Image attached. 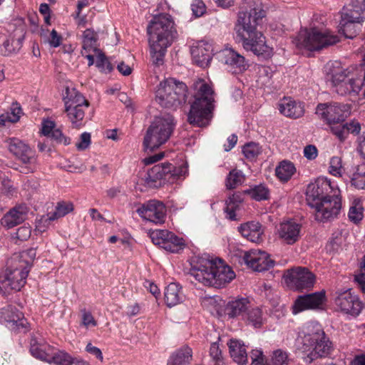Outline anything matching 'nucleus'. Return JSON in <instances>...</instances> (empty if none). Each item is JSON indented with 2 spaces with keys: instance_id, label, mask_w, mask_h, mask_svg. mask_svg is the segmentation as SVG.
Wrapping results in <instances>:
<instances>
[{
  "instance_id": "obj_1",
  "label": "nucleus",
  "mask_w": 365,
  "mask_h": 365,
  "mask_svg": "<svg viewBox=\"0 0 365 365\" xmlns=\"http://www.w3.org/2000/svg\"><path fill=\"white\" fill-rule=\"evenodd\" d=\"M264 16V11L256 8L250 12H239L234 30L245 50L257 56L269 58L272 55V48L267 44L264 36L257 30Z\"/></svg>"
},
{
  "instance_id": "obj_2",
  "label": "nucleus",
  "mask_w": 365,
  "mask_h": 365,
  "mask_svg": "<svg viewBox=\"0 0 365 365\" xmlns=\"http://www.w3.org/2000/svg\"><path fill=\"white\" fill-rule=\"evenodd\" d=\"M147 30L152 61L155 65H161L167 48L178 36L173 17L168 14L155 16L149 23Z\"/></svg>"
},
{
  "instance_id": "obj_3",
  "label": "nucleus",
  "mask_w": 365,
  "mask_h": 365,
  "mask_svg": "<svg viewBox=\"0 0 365 365\" xmlns=\"http://www.w3.org/2000/svg\"><path fill=\"white\" fill-rule=\"evenodd\" d=\"M190 274L199 282L208 287L220 288L230 283L235 274L221 259L198 257L192 264Z\"/></svg>"
},
{
  "instance_id": "obj_4",
  "label": "nucleus",
  "mask_w": 365,
  "mask_h": 365,
  "mask_svg": "<svg viewBox=\"0 0 365 365\" xmlns=\"http://www.w3.org/2000/svg\"><path fill=\"white\" fill-rule=\"evenodd\" d=\"M193 90L187 120L194 126L206 127L213 117L215 92L202 79H198L193 83Z\"/></svg>"
},
{
  "instance_id": "obj_5",
  "label": "nucleus",
  "mask_w": 365,
  "mask_h": 365,
  "mask_svg": "<svg viewBox=\"0 0 365 365\" xmlns=\"http://www.w3.org/2000/svg\"><path fill=\"white\" fill-rule=\"evenodd\" d=\"M175 125L174 118L169 113L155 117L144 137L145 149L153 150L165 143L170 138Z\"/></svg>"
},
{
  "instance_id": "obj_6",
  "label": "nucleus",
  "mask_w": 365,
  "mask_h": 365,
  "mask_svg": "<svg viewBox=\"0 0 365 365\" xmlns=\"http://www.w3.org/2000/svg\"><path fill=\"white\" fill-rule=\"evenodd\" d=\"M187 171L185 165L175 167L171 163H164L155 165L142 175L141 182L151 188L161 187L165 182L173 183Z\"/></svg>"
},
{
  "instance_id": "obj_7",
  "label": "nucleus",
  "mask_w": 365,
  "mask_h": 365,
  "mask_svg": "<svg viewBox=\"0 0 365 365\" xmlns=\"http://www.w3.org/2000/svg\"><path fill=\"white\" fill-rule=\"evenodd\" d=\"M187 93L185 83L170 78L160 82L155 93V100L162 107L176 109L185 103Z\"/></svg>"
},
{
  "instance_id": "obj_8",
  "label": "nucleus",
  "mask_w": 365,
  "mask_h": 365,
  "mask_svg": "<svg viewBox=\"0 0 365 365\" xmlns=\"http://www.w3.org/2000/svg\"><path fill=\"white\" fill-rule=\"evenodd\" d=\"M365 81V73H349L346 70L338 68L331 73V82L335 91L339 95L354 93L361 91Z\"/></svg>"
},
{
  "instance_id": "obj_9",
  "label": "nucleus",
  "mask_w": 365,
  "mask_h": 365,
  "mask_svg": "<svg viewBox=\"0 0 365 365\" xmlns=\"http://www.w3.org/2000/svg\"><path fill=\"white\" fill-rule=\"evenodd\" d=\"M65 113L72 127L79 128L83 125L86 110L89 106L88 101L76 89L66 88L63 97Z\"/></svg>"
},
{
  "instance_id": "obj_10",
  "label": "nucleus",
  "mask_w": 365,
  "mask_h": 365,
  "mask_svg": "<svg viewBox=\"0 0 365 365\" xmlns=\"http://www.w3.org/2000/svg\"><path fill=\"white\" fill-rule=\"evenodd\" d=\"M339 41V38L337 35H334L330 31L322 33L314 28L310 30L302 31L299 34L297 46L309 51H319Z\"/></svg>"
},
{
  "instance_id": "obj_11",
  "label": "nucleus",
  "mask_w": 365,
  "mask_h": 365,
  "mask_svg": "<svg viewBox=\"0 0 365 365\" xmlns=\"http://www.w3.org/2000/svg\"><path fill=\"white\" fill-rule=\"evenodd\" d=\"M300 340L302 344L301 349L303 352H309L308 356L312 361L325 357L330 353L331 342L320 329L312 333L304 334Z\"/></svg>"
},
{
  "instance_id": "obj_12",
  "label": "nucleus",
  "mask_w": 365,
  "mask_h": 365,
  "mask_svg": "<svg viewBox=\"0 0 365 365\" xmlns=\"http://www.w3.org/2000/svg\"><path fill=\"white\" fill-rule=\"evenodd\" d=\"M9 265L0 276V292L5 295L11 291L19 292L24 287L29 271L10 259Z\"/></svg>"
},
{
  "instance_id": "obj_13",
  "label": "nucleus",
  "mask_w": 365,
  "mask_h": 365,
  "mask_svg": "<svg viewBox=\"0 0 365 365\" xmlns=\"http://www.w3.org/2000/svg\"><path fill=\"white\" fill-rule=\"evenodd\" d=\"M8 149L16 158L19 160L26 166H22L21 173H30L36 170V158L35 152L24 142L18 138H11L7 141Z\"/></svg>"
},
{
  "instance_id": "obj_14",
  "label": "nucleus",
  "mask_w": 365,
  "mask_h": 365,
  "mask_svg": "<svg viewBox=\"0 0 365 365\" xmlns=\"http://www.w3.org/2000/svg\"><path fill=\"white\" fill-rule=\"evenodd\" d=\"M350 113V105L339 103H320L316 108V114L329 125L344 122Z\"/></svg>"
},
{
  "instance_id": "obj_15",
  "label": "nucleus",
  "mask_w": 365,
  "mask_h": 365,
  "mask_svg": "<svg viewBox=\"0 0 365 365\" xmlns=\"http://www.w3.org/2000/svg\"><path fill=\"white\" fill-rule=\"evenodd\" d=\"M333 190L329 180L324 178L317 179L309 184L306 190V200L309 207L319 206L320 202L329 197Z\"/></svg>"
},
{
  "instance_id": "obj_16",
  "label": "nucleus",
  "mask_w": 365,
  "mask_h": 365,
  "mask_svg": "<svg viewBox=\"0 0 365 365\" xmlns=\"http://www.w3.org/2000/svg\"><path fill=\"white\" fill-rule=\"evenodd\" d=\"M150 237L154 244L172 253H177L185 247L183 240L168 230H155Z\"/></svg>"
},
{
  "instance_id": "obj_17",
  "label": "nucleus",
  "mask_w": 365,
  "mask_h": 365,
  "mask_svg": "<svg viewBox=\"0 0 365 365\" xmlns=\"http://www.w3.org/2000/svg\"><path fill=\"white\" fill-rule=\"evenodd\" d=\"M315 209V219L324 222L333 220L339 215L341 208V199L337 195H329L322 200L319 206H314Z\"/></svg>"
},
{
  "instance_id": "obj_18",
  "label": "nucleus",
  "mask_w": 365,
  "mask_h": 365,
  "mask_svg": "<svg viewBox=\"0 0 365 365\" xmlns=\"http://www.w3.org/2000/svg\"><path fill=\"white\" fill-rule=\"evenodd\" d=\"M325 299L323 291L299 296L292 306V312L297 314L307 309H321Z\"/></svg>"
},
{
  "instance_id": "obj_19",
  "label": "nucleus",
  "mask_w": 365,
  "mask_h": 365,
  "mask_svg": "<svg viewBox=\"0 0 365 365\" xmlns=\"http://www.w3.org/2000/svg\"><path fill=\"white\" fill-rule=\"evenodd\" d=\"M334 302L342 312L352 315H358L362 309L361 302L350 289L337 291Z\"/></svg>"
},
{
  "instance_id": "obj_20",
  "label": "nucleus",
  "mask_w": 365,
  "mask_h": 365,
  "mask_svg": "<svg viewBox=\"0 0 365 365\" xmlns=\"http://www.w3.org/2000/svg\"><path fill=\"white\" fill-rule=\"evenodd\" d=\"M165 212L163 203L157 200H150L137 210L140 216L155 224L164 222Z\"/></svg>"
},
{
  "instance_id": "obj_21",
  "label": "nucleus",
  "mask_w": 365,
  "mask_h": 365,
  "mask_svg": "<svg viewBox=\"0 0 365 365\" xmlns=\"http://www.w3.org/2000/svg\"><path fill=\"white\" fill-rule=\"evenodd\" d=\"M243 259L247 266L257 272H263L274 266V261L269 258V255L258 250L246 252Z\"/></svg>"
},
{
  "instance_id": "obj_22",
  "label": "nucleus",
  "mask_w": 365,
  "mask_h": 365,
  "mask_svg": "<svg viewBox=\"0 0 365 365\" xmlns=\"http://www.w3.org/2000/svg\"><path fill=\"white\" fill-rule=\"evenodd\" d=\"M302 225L294 221L281 222L277 230V235L282 243L292 245L301 237Z\"/></svg>"
},
{
  "instance_id": "obj_23",
  "label": "nucleus",
  "mask_w": 365,
  "mask_h": 365,
  "mask_svg": "<svg viewBox=\"0 0 365 365\" xmlns=\"http://www.w3.org/2000/svg\"><path fill=\"white\" fill-rule=\"evenodd\" d=\"M73 210V205L71 202L61 201L56 204L55 211L43 215L38 220L36 229L43 232H45L51 222L64 217Z\"/></svg>"
},
{
  "instance_id": "obj_24",
  "label": "nucleus",
  "mask_w": 365,
  "mask_h": 365,
  "mask_svg": "<svg viewBox=\"0 0 365 365\" xmlns=\"http://www.w3.org/2000/svg\"><path fill=\"white\" fill-rule=\"evenodd\" d=\"M289 279L297 290L311 288L315 282L314 274L305 267L292 269L289 274Z\"/></svg>"
},
{
  "instance_id": "obj_25",
  "label": "nucleus",
  "mask_w": 365,
  "mask_h": 365,
  "mask_svg": "<svg viewBox=\"0 0 365 365\" xmlns=\"http://www.w3.org/2000/svg\"><path fill=\"white\" fill-rule=\"evenodd\" d=\"M29 208L26 205H17L4 215L1 220V223L6 229L13 228L26 220Z\"/></svg>"
},
{
  "instance_id": "obj_26",
  "label": "nucleus",
  "mask_w": 365,
  "mask_h": 365,
  "mask_svg": "<svg viewBox=\"0 0 365 365\" xmlns=\"http://www.w3.org/2000/svg\"><path fill=\"white\" fill-rule=\"evenodd\" d=\"M211 45L200 41L191 47V55L193 62L202 68L207 67L212 59Z\"/></svg>"
},
{
  "instance_id": "obj_27",
  "label": "nucleus",
  "mask_w": 365,
  "mask_h": 365,
  "mask_svg": "<svg viewBox=\"0 0 365 365\" xmlns=\"http://www.w3.org/2000/svg\"><path fill=\"white\" fill-rule=\"evenodd\" d=\"M1 318L12 329L24 328L26 322L22 312L12 305H7L1 309Z\"/></svg>"
},
{
  "instance_id": "obj_28",
  "label": "nucleus",
  "mask_w": 365,
  "mask_h": 365,
  "mask_svg": "<svg viewBox=\"0 0 365 365\" xmlns=\"http://www.w3.org/2000/svg\"><path fill=\"white\" fill-rule=\"evenodd\" d=\"M225 63L233 73H240L246 71L248 63L244 56L232 49H226L223 51Z\"/></svg>"
},
{
  "instance_id": "obj_29",
  "label": "nucleus",
  "mask_w": 365,
  "mask_h": 365,
  "mask_svg": "<svg viewBox=\"0 0 365 365\" xmlns=\"http://www.w3.org/2000/svg\"><path fill=\"white\" fill-rule=\"evenodd\" d=\"M238 230L244 237L252 242L259 243L262 240L264 231L258 222L244 223L238 227Z\"/></svg>"
},
{
  "instance_id": "obj_30",
  "label": "nucleus",
  "mask_w": 365,
  "mask_h": 365,
  "mask_svg": "<svg viewBox=\"0 0 365 365\" xmlns=\"http://www.w3.org/2000/svg\"><path fill=\"white\" fill-rule=\"evenodd\" d=\"M231 357L238 364L244 365L247 363L248 356L246 346L241 340L231 339L227 343Z\"/></svg>"
},
{
  "instance_id": "obj_31",
  "label": "nucleus",
  "mask_w": 365,
  "mask_h": 365,
  "mask_svg": "<svg viewBox=\"0 0 365 365\" xmlns=\"http://www.w3.org/2000/svg\"><path fill=\"white\" fill-rule=\"evenodd\" d=\"M279 110L284 115L294 119L303 116L304 113L303 104L291 99H284L279 105Z\"/></svg>"
},
{
  "instance_id": "obj_32",
  "label": "nucleus",
  "mask_w": 365,
  "mask_h": 365,
  "mask_svg": "<svg viewBox=\"0 0 365 365\" xmlns=\"http://www.w3.org/2000/svg\"><path fill=\"white\" fill-rule=\"evenodd\" d=\"M250 304V301L247 298L235 299L227 302L224 312L229 318H235L246 313Z\"/></svg>"
},
{
  "instance_id": "obj_33",
  "label": "nucleus",
  "mask_w": 365,
  "mask_h": 365,
  "mask_svg": "<svg viewBox=\"0 0 365 365\" xmlns=\"http://www.w3.org/2000/svg\"><path fill=\"white\" fill-rule=\"evenodd\" d=\"M192 359V351L188 346H182L171 354L167 365H188Z\"/></svg>"
},
{
  "instance_id": "obj_34",
  "label": "nucleus",
  "mask_w": 365,
  "mask_h": 365,
  "mask_svg": "<svg viewBox=\"0 0 365 365\" xmlns=\"http://www.w3.org/2000/svg\"><path fill=\"white\" fill-rule=\"evenodd\" d=\"M22 41V35L16 33L9 35L0 46V53L6 56L18 52L21 48Z\"/></svg>"
},
{
  "instance_id": "obj_35",
  "label": "nucleus",
  "mask_w": 365,
  "mask_h": 365,
  "mask_svg": "<svg viewBox=\"0 0 365 365\" xmlns=\"http://www.w3.org/2000/svg\"><path fill=\"white\" fill-rule=\"evenodd\" d=\"M182 287L176 283H170L165 290V301L168 307H174L183 301Z\"/></svg>"
},
{
  "instance_id": "obj_36",
  "label": "nucleus",
  "mask_w": 365,
  "mask_h": 365,
  "mask_svg": "<svg viewBox=\"0 0 365 365\" xmlns=\"http://www.w3.org/2000/svg\"><path fill=\"white\" fill-rule=\"evenodd\" d=\"M342 14L363 22L365 20V0H351L349 8L342 12Z\"/></svg>"
},
{
  "instance_id": "obj_37",
  "label": "nucleus",
  "mask_w": 365,
  "mask_h": 365,
  "mask_svg": "<svg viewBox=\"0 0 365 365\" xmlns=\"http://www.w3.org/2000/svg\"><path fill=\"white\" fill-rule=\"evenodd\" d=\"M361 22L359 20L348 18L346 15L341 14L339 23V31L341 32L346 38H353L356 36L359 31L357 24Z\"/></svg>"
},
{
  "instance_id": "obj_38",
  "label": "nucleus",
  "mask_w": 365,
  "mask_h": 365,
  "mask_svg": "<svg viewBox=\"0 0 365 365\" xmlns=\"http://www.w3.org/2000/svg\"><path fill=\"white\" fill-rule=\"evenodd\" d=\"M36 256V250L35 248H29L22 251L19 254H15L11 258L14 262L19 263L23 267L30 271L33 262Z\"/></svg>"
},
{
  "instance_id": "obj_39",
  "label": "nucleus",
  "mask_w": 365,
  "mask_h": 365,
  "mask_svg": "<svg viewBox=\"0 0 365 365\" xmlns=\"http://www.w3.org/2000/svg\"><path fill=\"white\" fill-rule=\"evenodd\" d=\"M245 194L244 192H235L232 196L229 197L228 200H226V207L225 212L227 214V217L231 220H235L236 215L235 212L239 209L240 205L243 201V195Z\"/></svg>"
},
{
  "instance_id": "obj_40",
  "label": "nucleus",
  "mask_w": 365,
  "mask_h": 365,
  "mask_svg": "<svg viewBox=\"0 0 365 365\" xmlns=\"http://www.w3.org/2000/svg\"><path fill=\"white\" fill-rule=\"evenodd\" d=\"M295 171L296 168L294 164L288 160L282 161L275 170L277 178L284 182L288 181Z\"/></svg>"
},
{
  "instance_id": "obj_41",
  "label": "nucleus",
  "mask_w": 365,
  "mask_h": 365,
  "mask_svg": "<svg viewBox=\"0 0 365 365\" xmlns=\"http://www.w3.org/2000/svg\"><path fill=\"white\" fill-rule=\"evenodd\" d=\"M247 323L255 328H259L263 324L262 313L260 309L256 307L247 311Z\"/></svg>"
},
{
  "instance_id": "obj_42",
  "label": "nucleus",
  "mask_w": 365,
  "mask_h": 365,
  "mask_svg": "<svg viewBox=\"0 0 365 365\" xmlns=\"http://www.w3.org/2000/svg\"><path fill=\"white\" fill-rule=\"evenodd\" d=\"M97 34L92 29H88L83 34V48L91 51L96 50Z\"/></svg>"
},
{
  "instance_id": "obj_43",
  "label": "nucleus",
  "mask_w": 365,
  "mask_h": 365,
  "mask_svg": "<svg viewBox=\"0 0 365 365\" xmlns=\"http://www.w3.org/2000/svg\"><path fill=\"white\" fill-rule=\"evenodd\" d=\"M245 180V175L241 170L234 169L231 170L226 179V187L229 190L235 189Z\"/></svg>"
},
{
  "instance_id": "obj_44",
  "label": "nucleus",
  "mask_w": 365,
  "mask_h": 365,
  "mask_svg": "<svg viewBox=\"0 0 365 365\" xmlns=\"http://www.w3.org/2000/svg\"><path fill=\"white\" fill-rule=\"evenodd\" d=\"M72 358L67 353L62 351H51L50 356L46 359L48 363H54L58 365H69L71 362Z\"/></svg>"
},
{
  "instance_id": "obj_45",
  "label": "nucleus",
  "mask_w": 365,
  "mask_h": 365,
  "mask_svg": "<svg viewBox=\"0 0 365 365\" xmlns=\"http://www.w3.org/2000/svg\"><path fill=\"white\" fill-rule=\"evenodd\" d=\"M30 351L31 354L36 358L46 361V359L50 356L53 348L48 345L31 344Z\"/></svg>"
},
{
  "instance_id": "obj_46",
  "label": "nucleus",
  "mask_w": 365,
  "mask_h": 365,
  "mask_svg": "<svg viewBox=\"0 0 365 365\" xmlns=\"http://www.w3.org/2000/svg\"><path fill=\"white\" fill-rule=\"evenodd\" d=\"M255 200L260 201L267 200L269 197V190L264 185H257L255 187L244 191Z\"/></svg>"
},
{
  "instance_id": "obj_47",
  "label": "nucleus",
  "mask_w": 365,
  "mask_h": 365,
  "mask_svg": "<svg viewBox=\"0 0 365 365\" xmlns=\"http://www.w3.org/2000/svg\"><path fill=\"white\" fill-rule=\"evenodd\" d=\"M363 206L359 200H354L349 212V217L354 222H358L363 218Z\"/></svg>"
},
{
  "instance_id": "obj_48",
  "label": "nucleus",
  "mask_w": 365,
  "mask_h": 365,
  "mask_svg": "<svg viewBox=\"0 0 365 365\" xmlns=\"http://www.w3.org/2000/svg\"><path fill=\"white\" fill-rule=\"evenodd\" d=\"M242 153L248 160H253L261 153V148L256 143H249L242 148Z\"/></svg>"
},
{
  "instance_id": "obj_49",
  "label": "nucleus",
  "mask_w": 365,
  "mask_h": 365,
  "mask_svg": "<svg viewBox=\"0 0 365 365\" xmlns=\"http://www.w3.org/2000/svg\"><path fill=\"white\" fill-rule=\"evenodd\" d=\"M269 365H289L288 356L286 352L277 349L273 352Z\"/></svg>"
},
{
  "instance_id": "obj_50",
  "label": "nucleus",
  "mask_w": 365,
  "mask_h": 365,
  "mask_svg": "<svg viewBox=\"0 0 365 365\" xmlns=\"http://www.w3.org/2000/svg\"><path fill=\"white\" fill-rule=\"evenodd\" d=\"M343 172L341 158L338 156L332 157L330 160L329 173L334 176L340 177Z\"/></svg>"
},
{
  "instance_id": "obj_51",
  "label": "nucleus",
  "mask_w": 365,
  "mask_h": 365,
  "mask_svg": "<svg viewBox=\"0 0 365 365\" xmlns=\"http://www.w3.org/2000/svg\"><path fill=\"white\" fill-rule=\"evenodd\" d=\"M31 235V227L29 225H23L17 229L16 232L11 234L13 239L20 241H26L29 240Z\"/></svg>"
},
{
  "instance_id": "obj_52",
  "label": "nucleus",
  "mask_w": 365,
  "mask_h": 365,
  "mask_svg": "<svg viewBox=\"0 0 365 365\" xmlns=\"http://www.w3.org/2000/svg\"><path fill=\"white\" fill-rule=\"evenodd\" d=\"M330 129L331 133L334 135L340 142H344L345 140L348 138L349 135L344 124H333L331 125Z\"/></svg>"
},
{
  "instance_id": "obj_53",
  "label": "nucleus",
  "mask_w": 365,
  "mask_h": 365,
  "mask_svg": "<svg viewBox=\"0 0 365 365\" xmlns=\"http://www.w3.org/2000/svg\"><path fill=\"white\" fill-rule=\"evenodd\" d=\"M96 65L102 72L109 73L113 70L111 63L103 53L97 56Z\"/></svg>"
},
{
  "instance_id": "obj_54",
  "label": "nucleus",
  "mask_w": 365,
  "mask_h": 365,
  "mask_svg": "<svg viewBox=\"0 0 365 365\" xmlns=\"http://www.w3.org/2000/svg\"><path fill=\"white\" fill-rule=\"evenodd\" d=\"M210 356L214 363L212 365L223 364L222 351L219 347V345L217 343H213L211 344L210 348Z\"/></svg>"
},
{
  "instance_id": "obj_55",
  "label": "nucleus",
  "mask_w": 365,
  "mask_h": 365,
  "mask_svg": "<svg viewBox=\"0 0 365 365\" xmlns=\"http://www.w3.org/2000/svg\"><path fill=\"white\" fill-rule=\"evenodd\" d=\"M48 138L57 144L68 145L71 143V138L66 136L60 128H56Z\"/></svg>"
},
{
  "instance_id": "obj_56",
  "label": "nucleus",
  "mask_w": 365,
  "mask_h": 365,
  "mask_svg": "<svg viewBox=\"0 0 365 365\" xmlns=\"http://www.w3.org/2000/svg\"><path fill=\"white\" fill-rule=\"evenodd\" d=\"M342 243V237L340 233L334 234L328 244L327 250L329 252H336L340 248Z\"/></svg>"
},
{
  "instance_id": "obj_57",
  "label": "nucleus",
  "mask_w": 365,
  "mask_h": 365,
  "mask_svg": "<svg viewBox=\"0 0 365 365\" xmlns=\"http://www.w3.org/2000/svg\"><path fill=\"white\" fill-rule=\"evenodd\" d=\"M191 10L195 17H200L205 13L206 6L202 0H193L191 4Z\"/></svg>"
},
{
  "instance_id": "obj_58",
  "label": "nucleus",
  "mask_w": 365,
  "mask_h": 365,
  "mask_svg": "<svg viewBox=\"0 0 365 365\" xmlns=\"http://www.w3.org/2000/svg\"><path fill=\"white\" fill-rule=\"evenodd\" d=\"M351 182L357 189H365V172L362 173L358 170L354 174Z\"/></svg>"
},
{
  "instance_id": "obj_59",
  "label": "nucleus",
  "mask_w": 365,
  "mask_h": 365,
  "mask_svg": "<svg viewBox=\"0 0 365 365\" xmlns=\"http://www.w3.org/2000/svg\"><path fill=\"white\" fill-rule=\"evenodd\" d=\"M355 281L361 287L363 292H365V255L361 263L359 272L355 275Z\"/></svg>"
},
{
  "instance_id": "obj_60",
  "label": "nucleus",
  "mask_w": 365,
  "mask_h": 365,
  "mask_svg": "<svg viewBox=\"0 0 365 365\" xmlns=\"http://www.w3.org/2000/svg\"><path fill=\"white\" fill-rule=\"evenodd\" d=\"M91 143V136L89 133L84 132L80 136V140L76 144L78 150H84L89 147Z\"/></svg>"
},
{
  "instance_id": "obj_61",
  "label": "nucleus",
  "mask_w": 365,
  "mask_h": 365,
  "mask_svg": "<svg viewBox=\"0 0 365 365\" xmlns=\"http://www.w3.org/2000/svg\"><path fill=\"white\" fill-rule=\"evenodd\" d=\"M82 313V324L86 327H96L97 322L93 318L90 312L86 311L85 309L81 310Z\"/></svg>"
},
{
  "instance_id": "obj_62",
  "label": "nucleus",
  "mask_w": 365,
  "mask_h": 365,
  "mask_svg": "<svg viewBox=\"0 0 365 365\" xmlns=\"http://www.w3.org/2000/svg\"><path fill=\"white\" fill-rule=\"evenodd\" d=\"M56 123L51 120H45L42 123L41 133L44 136L49 137L50 135L56 129Z\"/></svg>"
},
{
  "instance_id": "obj_63",
  "label": "nucleus",
  "mask_w": 365,
  "mask_h": 365,
  "mask_svg": "<svg viewBox=\"0 0 365 365\" xmlns=\"http://www.w3.org/2000/svg\"><path fill=\"white\" fill-rule=\"evenodd\" d=\"M345 128L347 130L348 135L351 133L353 135H359L361 132V124L356 120H352L348 123H344Z\"/></svg>"
},
{
  "instance_id": "obj_64",
  "label": "nucleus",
  "mask_w": 365,
  "mask_h": 365,
  "mask_svg": "<svg viewBox=\"0 0 365 365\" xmlns=\"http://www.w3.org/2000/svg\"><path fill=\"white\" fill-rule=\"evenodd\" d=\"M61 36L57 33V31L55 29H53L50 34L48 43L51 46L56 48L61 45Z\"/></svg>"
}]
</instances>
